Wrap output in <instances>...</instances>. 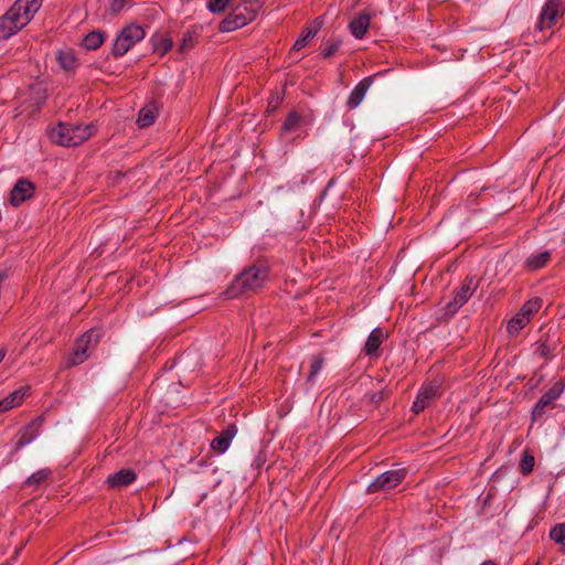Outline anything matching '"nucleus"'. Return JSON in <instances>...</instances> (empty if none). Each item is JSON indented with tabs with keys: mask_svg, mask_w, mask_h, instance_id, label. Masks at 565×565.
Masks as SVG:
<instances>
[{
	"mask_svg": "<svg viewBox=\"0 0 565 565\" xmlns=\"http://www.w3.org/2000/svg\"><path fill=\"white\" fill-rule=\"evenodd\" d=\"M441 385L443 379L440 376L433 377L417 394L412 411L415 414L423 412L435 398L441 395Z\"/></svg>",
	"mask_w": 565,
	"mask_h": 565,
	"instance_id": "nucleus-6",
	"label": "nucleus"
},
{
	"mask_svg": "<svg viewBox=\"0 0 565 565\" xmlns=\"http://www.w3.org/2000/svg\"><path fill=\"white\" fill-rule=\"evenodd\" d=\"M106 39V33L99 30H94L85 35L83 45L87 50H97L100 47Z\"/></svg>",
	"mask_w": 565,
	"mask_h": 565,
	"instance_id": "nucleus-23",
	"label": "nucleus"
},
{
	"mask_svg": "<svg viewBox=\"0 0 565 565\" xmlns=\"http://www.w3.org/2000/svg\"><path fill=\"white\" fill-rule=\"evenodd\" d=\"M341 43L340 38L332 35L326 41V47L321 51V55L324 58L332 56L339 50Z\"/></svg>",
	"mask_w": 565,
	"mask_h": 565,
	"instance_id": "nucleus-29",
	"label": "nucleus"
},
{
	"mask_svg": "<svg viewBox=\"0 0 565 565\" xmlns=\"http://www.w3.org/2000/svg\"><path fill=\"white\" fill-rule=\"evenodd\" d=\"M387 397V393L383 390L373 392V393H366L363 397V402L367 404H379L380 402L384 401Z\"/></svg>",
	"mask_w": 565,
	"mask_h": 565,
	"instance_id": "nucleus-35",
	"label": "nucleus"
},
{
	"mask_svg": "<svg viewBox=\"0 0 565 565\" xmlns=\"http://www.w3.org/2000/svg\"><path fill=\"white\" fill-rule=\"evenodd\" d=\"M550 537L556 544L565 547V523L556 524L550 532Z\"/></svg>",
	"mask_w": 565,
	"mask_h": 565,
	"instance_id": "nucleus-33",
	"label": "nucleus"
},
{
	"mask_svg": "<svg viewBox=\"0 0 565 565\" xmlns=\"http://www.w3.org/2000/svg\"><path fill=\"white\" fill-rule=\"evenodd\" d=\"M26 24L22 23L19 15L10 8L0 17V40H8Z\"/></svg>",
	"mask_w": 565,
	"mask_h": 565,
	"instance_id": "nucleus-10",
	"label": "nucleus"
},
{
	"mask_svg": "<svg viewBox=\"0 0 565 565\" xmlns=\"http://www.w3.org/2000/svg\"><path fill=\"white\" fill-rule=\"evenodd\" d=\"M379 76L380 74H374L372 76L365 77L354 87L348 99L349 108L353 109L361 104L371 84Z\"/></svg>",
	"mask_w": 565,
	"mask_h": 565,
	"instance_id": "nucleus-15",
	"label": "nucleus"
},
{
	"mask_svg": "<svg viewBox=\"0 0 565 565\" xmlns=\"http://www.w3.org/2000/svg\"><path fill=\"white\" fill-rule=\"evenodd\" d=\"M534 463H535L534 456H532L527 451H524L523 457L520 461V466H519L521 473L524 476H527L529 473H531L533 471Z\"/></svg>",
	"mask_w": 565,
	"mask_h": 565,
	"instance_id": "nucleus-30",
	"label": "nucleus"
},
{
	"mask_svg": "<svg viewBox=\"0 0 565 565\" xmlns=\"http://www.w3.org/2000/svg\"><path fill=\"white\" fill-rule=\"evenodd\" d=\"M102 338V330L93 328L85 332L77 341L74 348L71 365L83 363L88 358V352L96 348Z\"/></svg>",
	"mask_w": 565,
	"mask_h": 565,
	"instance_id": "nucleus-4",
	"label": "nucleus"
},
{
	"mask_svg": "<svg viewBox=\"0 0 565 565\" xmlns=\"http://www.w3.org/2000/svg\"><path fill=\"white\" fill-rule=\"evenodd\" d=\"M268 278V268L264 265H252L238 274L226 290L228 298L255 292L262 288Z\"/></svg>",
	"mask_w": 565,
	"mask_h": 565,
	"instance_id": "nucleus-1",
	"label": "nucleus"
},
{
	"mask_svg": "<svg viewBox=\"0 0 565 565\" xmlns=\"http://www.w3.org/2000/svg\"><path fill=\"white\" fill-rule=\"evenodd\" d=\"M34 193V185L32 182L20 179L10 193V203L13 206L20 205L25 200L30 199Z\"/></svg>",
	"mask_w": 565,
	"mask_h": 565,
	"instance_id": "nucleus-13",
	"label": "nucleus"
},
{
	"mask_svg": "<svg viewBox=\"0 0 565 565\" xmlns=\"http://www.w3.org/2000/svg\"><path fill=\"white\" fill-rule=\"evenodd\" d=\"M551 260V253L544 250L526 258L524 266L529 270H537L543 268Z\"/></svg>",
	"mask_w": 565,
	"mask_h": 565,
	"instance_id": "nucleus-21",
	"label": "nucleus"
},
{
	"mask_svg": "<svg viewBox=\"0 0 565 565\" xmlns=\"http://www.w3.org/2000/svg\"><path fill=\"white\" fill-rule=\"evenodd\" d=\"M230 0H209L207 8L213 13H221L225 10Z\"/></svg>",
	"mask_w": 565,
	"mask_h": 565,
	"instance_id": "nucleus-36",
	"label": "nucleus"
},
{
	"mask_svg": "<svg viewBox=\"0 0 565 565\" xmlns=\"http://www.w3.org/2000/svg\"><path fill=\"white\" fill-rule=\"evenodd\" d=\"M29 392V386L20 387L0 401V412H7L19 406Z\"/></svg>",
	"mask_w": 565,
	"mask_h": 565,
	"instance_id": "nucleus-19",
	"label": "nucleus"
},
{
	"mask_svg": "<svg viewBox=\"0 0 565 565\" xmlns=\"http://www.w3.org/2000/svg\"><path fill=\"white\" fill-rule=\"evenodd\" d=\"M370 14L361 12L350 22L349 28L356 39H362L370 26Z\"/></svg>",
	"mask_w": 565,
	"mask_h": 565,
	"instance_id": "nucleus-18",
	"label": "nucleus"
},
{
	"mask_svg": "<svg viewBox=\"0 0 565 565\" xmlns=\"http://www.w3.org/2000/svg\"><path fill=\"white\" fill-rule=\"evenodd\" d=\"M42 423V417H36L20 429V436L15 444L14 452L19 451L22 447L34 440V438L39 435Z\"/></svg>",
	"mask_w": 565,
	"mask_h": 565,
	"instance_id": "nucleus-12",
	"label": "nucleus"
},
{
	"mask_svg": "<svg viewBox=\"0 0 565 565\" xmlns=\"http://www.w3.org/2000/svg\"><path fill=\"white\" fill-rule=\"evenodd\" d=\"M481 565H495V563H493L492 561H488V562L482 563Z\"/></svg>",
	"mask_w": 565,
	"mask_h": 565,
	"instance_id": "nucleus-42",
	"label": "nucleus"
},
{
	"mask_svg": "<svg viewBox=\"0 0 565 565\" xmlns=\"http://www.w3.org/2000/svg\"><path fill=\"white\" fill-rule=\"evenodd\" d=\"M130 0H111L109 3V14L117 15Z\"/></svg>",
	"mask_w": 565,
	"mask_h": 565,
	"instance_id": "nucleus-37",
	"label": "nucleus"
},
{
	"mask_svg": "<svg viewBox=\"0 0 565 565\" xmlns=\"http://www.w3.org/2000/svg\"><path fill=\"white\" fill-rule=\"evenodd\" d=\"M564 391V384L556 382L553 386L545 392L532 409V419L536 420L542 418L547 408H553V402L557 399Z\"/></svg>",
	"mask_w": 565,
	"mask_h": 565,
	"instance_id": "nucleus-9",
	"label": "nucleus"
},
{
	"mask_svg": "<svg viewBox=\"0 0 565 565\" xmlns=\"http://www.w3.org/2000/svg\"><path fill=\"white\" fill-rule=\"evenodd\" d=\"M92 125H72L58 122L56 127L49 130V137L52 142L63 147H75L87 140L93 131Z\"/></svg>",
	"mask_w": 565,
	"mask_h": 565,
	"instance_id": "nucleus-2",
	"label": "nucleus"
},
{
	"mask_svg": "<svg viewBox=\"0 0 565 565\" xmlns=\"http://www.w3.org/2000/svg\"><path fill=\"white\" fill-rule=\"evenodd\" d=\"M56 60L60 66L67 72L75 70L77 66V58L71 50H60L56 53Z\"/></svg>",
	"mask_w": 565,
	"mask_h": 565,
	"instance_id": "nucleus-22",
	"label": "nucleus"
},
{
	"mask_svg": "<svg viewBox=\"0 0 565 565\" xmlns=\"http://www.w3.org/2000/svg\"><path fill=\"white\" fill-rule=\"evenodd\" d=\"M478 288V282L473 277H466L462 285L452 294V299L444 308L445 316H454L473 295Z\"/></svg>",
	"mask_w": 565,
	"mask_h": 565,
	"instance_id": "nucleus-5",
	"label": "nucleus"
},
{
	"mask_svg": "<svg viewBox=\"0 0 565 565\" xmlns=\"http://www.w3.org/2000/svg\"><path fill=\"white\" fill-rule=\"evenodd\" d=\"M134 469H121L107 478L110 488H121L130 484L136 479Z\"/></svg>",
	"mask_w": 565,
	"mask_h": 565,
	"instance_id": "nucleus-17",
	"label": "nucleus"
},
{
	"mask_svg": "<svg viewBox=\"0 0 565 565\" xmlns=\"http://www.w3.org/2000/svg\"><path fill=\"white\" fill-rule=\"evenodd\" d=\"M300 115L296 111H291L285 119L281 125V130L285 132H289L294 130L300 122Z\"/></svg>",
	"mask_w": 565,
	"mask_h": 565,
	"instance_id": "nucleus-34",
	"label": "nucleus"
},
{
	"mask_svg": "<svg viewBox=\"0 0 565 565\" xmlns=\"http://www.w3.org/2000/svg\"><path fill=\"white\" fill-rule=\"evenodd\" d=\"M154 106L152 104L146 105L139 110L137 125L140 128L148 127L154 122Z\"/></svg>",
	"mask_w": 565,
	"mask_h": 565,
	"instance_id": "nucleus-25",
	"label": "nucleus"
},
{
	"mask_svg": "<svg viewBox=\"0 0 565 565\" xmlns=\"http://www.w3.org/2000/svg\"><path fill=\"white\" fill-rule=\"evenodd\" d=\"M323 363H324V356L322 353H319V354L312 356L311 364H310V371L307 376L308 382L315 381L316 376L321 371Z\"/></svg>",
	"mask_w": 565,
	"mask_h": 565,
	"instance_id": "nucleus-28",
	"label": "nucleus"
},
{
	"mask_svg": "<svg viewBox=\"0 0 565 565\" xmlns=\"http://www.w3.org/2000/svg\"><path fill=\"white\" fill-rule=\"evenodd\" d=\"M406 477V469L398 468L383 472L367 486V492L374 493L380 490H391L397 487Z\"/></svg>",
	"mask_w": 565,
	"mask_h": 565,
	"instance_id": "nucleus-8",
	"label": "nucleus"
},
{
	"mask_svg": "<svg viewBox=\"0 0 565 565\" xmlns=\"http://www.w3.org/2000/svg\"><path fill=\"white\" fill-rule=\"evenodd\" d=\"M173 45V42L169 38H160L156 42H153V52L163 56L168 53Z\"/></svg>",
	"mask_w": 565,
	"mask_h": 565,
	"instance_id": "nucleus-31",
	"label": "nucleus"
},
{
	"mask_svg": "<svg viewBox=\"0 0 565 565\" xmlns=\"http://www.w3.org/2000/svg\"><path fill=\"white\" fill-rule=\"evenodd\" d=\"M383 339H384V334H383L382 329L375 328L374 330H372V332L370 333V335L365 342V345H364V350H365L366 354L371 355V354L375 353L377 351V349L380 348V345L382 344Z\"/></svg>",
	"mask_w": 565,
	"mask_h": 565,
	"instance_id": "nucleus-24",
	"label": "nucleus"
},
{
	"mask_svg": "<svg viewBox=\"0 0 565 565\" xmlns=\"http://www.w3.org/2000/svg\"><path fill=\"white\" fill-rule=\"evenodd\" d=\"M194 32H190L188 31L184 35H183V39H182V44H181V51H185V50H190L194 46L195 44V40H194Z\"/></svg>",
	"mask_w": 565,
	"mask_h": 565,
	"instance_id": "nucleus-38",
	"label": "nucleus"
},
{
	"mask_svg": "<svg viewBox=\"0 0 565 565\" xmlns=\"http://www.w3.org/2000/svg\"><path fill=\"white\" fill-rule=\"evenodd\" d=\"M43 0H17L11 9L19 15L22 23L28 24L39 11Z\"/></svg>",
	"mask_w": 565,
	"mask_h": 565,
	"instance_id": "nucleus-11",
	"label": "nucleus"
},
{
	"mask_svg": "<svg viewBox=\"0 0 565 565\" xmlns=\"http://www.w3.org/2000/svg\"><path fill=\"white\" fill-rule=\"evenodd\" d=\"M236 434L237 428L235 424H230L217 437L211 441V449L217 454L225 452Z\"/></svg>",
	"mask_w": 565,
	"mask_h": 565,
	"instance_id": "nucleus-14",
	"label": "nucleus"
},
{
	"mask_svg": "<svg viewBox=\"0 0 565 565\" xmlns=\"http://www.w3.org/2000/svg\"><path fill=\"white\" fill-rule=\"evenodd\" d=\"M565 13V0H546L536 28L540 31L552 29Z\"/></svg>",
	"mask_w": 565,
	"mask_h": 565,
	"instance_id": "nucleus-7",
	"label": "nucleus"
},
{
	"mask_svg": "<svg viewBox=\"0 0 565 565\" xmlns=\"http://www.w3.org/2000/svg\"><path fill=\"white\" fill-rule=\"evenodd\" d=\"M321 26L322 20L321 18H317L310 26H307L306 29L302 30L301 35L295 42L291 51H300L301 49H303L308 44L309 40L316 36Z\"/></svg>",
	"mask_w": 565,
	"mask_h": 565,
	"instance_id": "nucleus-16",
	"label": "nucleus"
},
{
	"mask_svg": "<svg viewBox=\"0 0 565 565\" xmlns=\"http://www.w3.org/2000/svg\"><path fill=\"white\" fill-rule=\"evenodd\" d=\"M51 475V470L47 468L40 469L32 473L25 481L26 486H39L42 481L47 479V477Z\"/></svg>",
	"mask_w": 565,
	"mask_h": 565,
	"instance_id": "nucleus-32",
	"label": "nucleus"
},
{
	"mask_svg": "<svg viewBox=\"0 0 565 565\" xmlns=\"http://www.w3.org/2000/svg\"><path fill=\"white\" fill-rule=\"evenodd\" d=\"M551 351H552V348L546 342H542L537 347V353L543 359H547Z\"/></svg>",
	"mask_w": 565,
	"mask_h": 565,
	"instance_id": "nucleus-39",
	"label": "nucleus"
},
{
	"mask_svg": "<svg viewBox=\"0 0 565 565\" xmlns=\"http://www.w3.org/2000/svg\"><path fill=\"white\" fill-rule=\"evenodd\" d=\"M247 19L243 14H228L218 25L221 32H231L246 25Z\"/></svg>",
	"mask_w": 565,
	"mask_h": 565,
	"instance_id": "nucleus-20",
	"label": "nucleus"
},
{
	"mask_svg": "<svg viewBox=\"0 0 565 565\" xmlns=\"http://www.w3.org/2000/svg\"><path fill=\"white\" fill-rule=\"evenodd\" d=\"M530 322V318L520 317L519 312L512 317L507 326V331L511 335H516Z\"/></svg>",
	"mask_w": 565,
	"mask_h": 565,
	"instance_id": "nucleus-26",
	"label": "nucleus"
},
{
	"mask_svg": "<svg viewBox=\"0 0 565 565\" xmlns=\"http://www.w3.org/2000/svg\"><path fill=\"white\" fill-rule=\"evenodd\" d=\"M146 35L145 30L136 24H129L121 29L113 43L111 54L115 57L125 55L137 42Z\"/></svg>",
	"mask_w": 565,
	"mask_h": 565,
	"instance_id": "nucleus-3",
	"label": "nucleus"
},
{
	"mask_svg": "<svg viewBox=\"0 0 565 565\" xmlns=\"http://www.w3.org/2000/svg\"><path fill=\"white\" fill-rule=\"evenodd\" d=\"M542 300L540 298H533L526 301L521 309L519 310L520 317H527L531 319V316L537 312L541 308Z\"/></svg>",
	"mask_w": 565,
	"mask_h": 565,
	"instance_id": "nucleus-27",
	"label": "nucleus"
},
{
	"mask_svg": "<svg viewBox=\"0 0 565 565\" xmlns=\"http://www.w3.org/2000/svg\"><path fill=\"white\" fill-rule=\"evenodd\" d=\"M4 356H6V351L0 350V362L4 359Z\"/></svg>",
	"mask_w": 565,
	"mask_h": 565,
	"instance_id": "nucleus-41",
	"label": "nucleus"
},
{
	"mask_svg": "<svg viewBox=\"0 0 565 565\" xmlns=\"http://www.w3.org/2000/svg\"><path fill=\"white\" fill-rule=\"evenodd\" d=\"M7 277H8V275H7L4 271L0 273V282H1L3 279H6Z\"/></svg>",
	"mask_w": 565,
	"mask_h": 565,
	"instance_id": "nucleus-40",
	"label": "nucleus"
}]
</instances>
